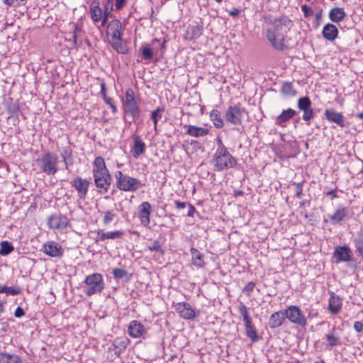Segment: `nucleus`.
Wrapping results in <instances>:
<instances>
[{
    "label": "nucleus",
    "mask_w": 363,
    "mask_h": 363,
    "mask_svg": "<svg viewBox=\"0 0 363 363\" xmlns=\"http://www.w3.org/2000/svg\"><path fill=\"white\" fill-rule=\"evenodd\" d=\"M272 28H267L265 35L271 45L277 50H284L286 48L284 42L283 31L289 30L291 26V21L286 16L276 18L271 22Z\"/></svg>",
    "instance_id": "1"
},
{
    "label": "nucleus",
    "mask_w": 363,
    "mask_h": 363,
    "mask_svg": "<svg viewBox=\"0 0 363 363\" xmlns=\"http://www.w3.org/2000/svg\"><path fill=\"white\" fill-rule=\"evenodd\" d=\"M93 177L99 192L106 193L110 188L112 179L102 157H96L94 161Z\"/></svg>",
    "instance_id": "2"
},
{
    "label": "nucleus",
    "mask_w": 363,
    "mask_h": 363,
    "mask_svg": "<svg viewBox=\"0 0 363 363\" xmlns=\"http://www.w3.org/2000/svg\"><path fill=\"white\" fill-rule=\"evenodd\" d=\"M211 164L214 171L221 172L235 167L237 160L228 150L216 151L211 160Z\"/></svg>",
    "instance_id": "3"
},
{
    "label": "nucleus",
    "mask_w": 363,
    "mask_h": 363,
    "mask_svg": "<svg viewBox=\"0 0 363 363\" xmlns=\"http://www.w3.org/2000/svg\"><path fill=\"white\" fill-rule=\"evenodd\" d=\"M114 176L116 186L121 191L135 192L143 186L140 180L128 174H124L121 171H116Z\"/></svg>",
    "instance_id": "4"
},
{
    "label": "nucleus",
    "mask_w": 363,
    "mask_h": 363,
    "mask_svg": "<svg viewBox=\"0 0 363 363\" xmlns=\"http://www.w3.org/2000/svg\"><path fill=\"white\" fill-rule=\"evenodd\" d=\"M40 169L48 175H53L58 171V157L54 152H47L36 160Z\"/></svg>",
    "instance_id": "5"
},
{
    "label": "nucleus",
    "mask_w": 363,
    "mask_h": 363,
    "mask_svg": "<svg viewBox=\"0 0 363 363\" xmlns=\"http://www.w3.org/2000/svg\"><path fill=\"white\" fill-rule=\"evenodd\" d=\"M84 284H86V289L84 291L88 296L101 293L104 288V279L99 273H94L86 276Z\"/></svg>",
    "instance_id": "6"
},
{
    "label": "nucleus",
    "mask_w": 363,
    "mask_h": 363,
    "mask_svg": "<svg viewBox=\"0 0 363 363\" xmlns=\"http://www.w3.org/2000/svg\"><path fill=\"white\" fill-rule=\"evenodd\" d=\"M123 108L125 112L130 114L133 118H138L140 116V110L138 103L135 99V93L131 89H128L125 91Z\"/></svg>",
    "instance_id": "7"
},
{
    "label": "nucleus",
    "mask_w": 363,
    "mask_h": 363,
    "mask_svg": "<svg viewBox=\"0 0 363 363\" xmlns=\"http://www.w3.org/2000/svg\"><path fill=\"white\" fill-rule=\"evenodd\" d=\"M239 313L242 315L245 323L246 335L251 340L252 342H256L259 339V337L252 324L248 309L243 303L239 307Z\"/></svg>",
    "instance_id": "8"
},
{
    "label": "nucleus",
    "mask_w": 363,
    "mask_h": 363,
    "mask_svg": "<svg viewBox=\"0 0 363 363\" xmlns=\"http://www.w3.org/2000/svg\"><path fill=\"white\" fill-rule=\"evenodd\" d=\"M112 8V0H108L106 5V11L104 12L99 6V2H93L90 6V13L91 19L98 23L101 21V26L104 27L107 23L109 12L107 11L108 6Z\"/></svg>",
    "instance_id": "9"
},
{
    "label": "nucleus",
    "mask_w": 363,
    "mask_h": 363,
    "mask_svg": "<svg viewBox=\"0 0 363 363\" xmlns=\"http://www.w3.org/2000/svg\"><path fill=\"white\" fill-rule=\"evenodd\" d=\"M247 114L245 108L239 105L230 106L225 112V119L233 125H240L243 118Z\"/></svg>",
    "instance_id": "10"
},
{
    "label": "nucleus",
    "mask_w": 363,
    "mask_h": 363,
    "mask_svg": "<svg viewBox=\"0 0 363 363\" xmlns=\"http://www.w3.org/2000/svg\"><path fill=\"white\" fill-rule=\"evenodd\" d=\"M284 312L286 318H288L292 323L302 327H305L307 325V319L299 307L289 306Z\"/></svg>",
    "instance_id": "11"
},
{
    "label": "nucleus",
    "mask_w": 363,
    "mask_h": 363,
    "mask_svg": "<svg viewBox=\"0 0 363 363\" xmlns=\"http://www.w3.org/2000/svg\"><path fill=\"white\" fill-rule=\"evenodd\" d=\"M174 308L182 318L192 320L196 316L195 311L187 302L177 303L174 305Z\"/></svg>",
    "instance_id": "12"
},
{
    "label": "nucleus",
    "mask_w": 363,
    "mask_h": 363,
    "mask_svg": "<svg viewBox=\"0 0 363 363\" xmlns=\"http://www.w3.org/2000/svg\"><path fill=\"white\" fill-rule=\"evenodd\" d=\"M69 224V219L64 215H52L49 217L48 225L50 228L64 230Z\"/></svg>",
    "instance_id": "13"
},
{
    "label": "nucleus",
    "mask_w": 363,
    "mask_h": 363,
    "mask_svg": "<svg viewBox=\"0 0 363 363\" xmlns=\"http://www.w3.org/2000/svg\"><path fill=\"white\" fill-rule=\"evenodd\" d=\"M123 31L122 23L119 20L114 19L111 21L107 25V35L111 38V40H121V33Z\"/></svg>",
    "instance_id": "14"
},
{
    "label": "nucleus",
    "mask_w": 363,
    "mask_h": 363,
    "mask_svg": "<svg viewBox=\"0 0 363 363\" xmlns=\"http://www.w3.org/2000/svg\"><path fill=\"white\" fill-rule=\"evenodd\" d=\"M94 233L97 235L95 238V242H104L106 240L122 239L124 235V232L122 230L104 232L101 229H98L95 230Z\"/></svg>",
    "instance_id": "15"
},
{
    "label": "nucleus",
    "mask_w": 363,
    "mask_h": 363,
    "mask_svg": "<svg viewBox=\"0 0 363 363\" xmlns=\"http://www.w3.org/2000/svg\"><path fill=\"white\" fill-rule=\"evenodd\" d=\"M71 184L77 191L79 198L82 200L85 199L89 186V182L87 179L77 177L72 180Z\"/></svg>",
    "instance_id": "16"
},
{
    "label": "nucleus",
    "mask_w": 363,
    "mask_h": 363,
    "mask_svg": "<svg viewBox=\"0 0 363 363\" xmlns=\"http://www.w3.org/2000/svg\"><path fill=\"white\" fill-rule=\"evenodd\" d=\"M324 116L328 121L337 124L342 128L346 127L347 124L342 113L337 112L333 108H327L324 111Z\"/></svg>",
    "instance_id": "17"
},
{
    "label": "nucleus",
    "mask_w": 363,
    "mask_h": 363,
    "mask_svg": "<svg viewBox=\"0 0 363 363\" xmlns=\"http://www.w3.org/2000/svg\"><path fill=\"white\" fill-rule=\"evenodd\" d=\"M42 251L51 257H61L64 252L62 247L54 241H49L45 243Z\"/></svg>",
    "instance_id": "18"
},
{
    "label": "nucleus",
    "mask_w": 363,
    "mask_h": 363,
    "mask_svg": "<svg viewBox=\"0 0 363 363\" xmlns=\"http://www.w3.org/2000/svg\"><path fill=\"white\" fill-rule=\"evenodd\" d=\"M152 212L151 205L147 201H144L140 205L139 218L141 224L145 227L150 223V216Z\"/></svg>",
    "instance_id": "19"
},
{
    "label": "nucleus",
    "mask_w": 363,
    "mask_h": 363,
    "mask_svg": "<svg viewBox=\"0 0 363 363\" xmlns=\"http://www.w3.org/2000/svg\"><path fill=\"white\" fill-rule=\"evenodd\" d=\"M130 336L134 338L142 337L147 333L144 325L138 320H132L130 322L128 328Z\"/></svg>",
    "instance_id": "20"
},
{
    "label": "nucleus",
    "mask_w": 363,
    "mask_h": 363,
    "mask_svg": "<svg viewBox=\"0 0 363 363\" xmlns=\"http://www.w3.org/2000/svg\"><path fill=\"white\" fill-rule=\"evenodd\" d=\"M296 114V111L291 108L283 110L277 117L275 123L282 128L286 126V122L291 119Z\"/></svg>",
    "instance_id": "21"
},
{
    "label": "nucleus",
    "mask_w": 363,
    "mask_h": 363,
    "mask_svg": "<svg viewBox=\"0 0 363 363\" xmlns=\"http://www.w3.org/2000/svg\"><path fill=\"white\" fill-rule=\"evenodd\" d=\"M184 128L186 130V133L187 135L195 138L206 136L209 133V130L208 128L192 125H184Z\"/></svg>",
    "instance_id": "22"
},
{
    "label": "nucleus",
    "mask_w": 363,
    "mask_h": 363,
    "mask_svg": "<svg viewBox=\"0 0 363 363\" xmlns=\"http://www.w3.org/2000/svg\"><path fill=\"white\" fill-rule=\"evenodd\" d=\"M190 252L191 255V264L199 269L203 268L206 264L203 255L194 247H191Z\"/></svg>",
    "instance_id": "23"
},
{
    "label": "nucleus",
    "mask_w": 363,
    "mask_h": 363,
    "mask_svg": "<svg viewBox=\"0 0 363 363\" xmlns=\"http://www.w3.org/2000/svg\"><path fill=\"white\" fill-rule=\"evenodd\" d=\"M286 319L285 312L279 311L272 313L269 320V326L270 328H277L281 326Z\"/></svg>",
    "instance_id": "24"
},
{
    "label": "nucleus",
    "mask_w": 363,
    "mask_h": 363,
    "mask_svg": "<svg viewBox=\"0 0 363 363\" xmlns=\"http://www.w3.org/2000/svg\"><path fill=\"white\" fill-rule=\"evenodd\" d=\"M338 33L337 28L331 23L325 25L322 30L323 38L329 41L335 40L338 36Z\"/></svg>",
    "instance_id": "25"
},
{
    "label": "nucleus",
    "mask_w": 363,
    "mask_h": 363,
    "mask_svg": "<svg viewBox=\"0 0 363 363\" xmlns=\"http://www.w3.org/2000/svg\"><path fill=\"white\" fill-rule=\"evenodd\" d=\"M334 256L338 262H347L350 260L351 251L345 246L337 247L335 250Z\"/></svg>",
    "instance_id": "26"
},
{
    "label": "nucleus",
    "mask_w": 363,
    "mask_h": 363,
    "mask_svg": "<svg viewBox=\"0 0 363 363\" xmlns=\"http://www.w3.org/2000/svg\"><path fill=\"white\" fill-rule=\"evenodd\" d=\"M133 140L134 145L132 148V152L133 157L135 158H138L144 153L145 150V144L138 135H135Z\"/></svg>",
    "instance_id": "27"
},
{
    "label": "nucleus",
    "mask_w": 363,
    "mask_h": 363,
    "mask_svg": "<svg viewBox=\"0 0 363 363\" xmlns=\"http://www.w3.org/2000/svg\"><path fill=\"white\" fill-rule=\"evenodd\" d=\"M342 306V301L339 296H336L335 293H331L329 298L328 308L333 314L339 313Z\"/></svg>",
    "instance_id": "28"
},
{
    "label": "nucleus",
    "mask_w": 363,
    "mask_h": 363,
    "mask_svg": "<svg viewBox=\"0 0 363 363\" xmlns=\"http://www.w3.org/2000/svg\"><path fill=\"white\" fill-rule=\"evenodd\" d=\"M346 16V13L342 8L335 7L329 12V18L334 23L342 21Z\"/></svg>",
    "instance_id": "29"
},
{
    "label": "nucleus",
    "mask_w": 363,
    "mask_h": 363,
    "mask_svg": "<svg viewBox=\"0 0 363 363\" xmlns=\"http://www.w3.org/2000/svg\"><path fill=\"white\" fill-rule=\"evenodd\" d=\"M203 33V28L201 26H189L186 31V38L189 40H195L199 38Z\"/></svg>",
    "instance_id": "30"
},
{
    "label": "nucleus",
    "mask_w": 363,
    "mask_h": 363,
    "mask_svg": "<svg viewBox=\"0 0 363 363\" xmlns=\"http://www.w3.org/2000/svg\"><path fill=\"white\" fill-rule=\"evenodd\" d=\"M60 156L62 162L65 166V169H68L69 167L73 164L72 151L68 147H65L62 149Z\"/></svg>",
    "instance_id": "31"
},
{
    "label": "nucleus",
    "mask_w": 363,
    "mask_h": 363,
    "mask_svg": "<svg viewBox=\"0 0 363 363\" xmlns=\"http://www.w3.org/2000/svg\"><path fill=\"white\" fill-rule=\"evenodd\" d=\"M347 209L345 207L339 208L333 216H330L331 223L337 224L341 222L347 216Z\"/></svg>",
    "instance_id": "32"
},
{
    "label": "nucleus",
    "mask_w": 363,
    "mask_h": 363,
    "mask_svg": "<svg viewBox=\"0 0 363 363\" xmlns=\"http://www.w3.org/2000/svg\"><path fill=\"white\" fill-rule=\"evenodd\" d=\"M210 118L213 122V125L218 128H223L224 125V121L220 116V113L217 109H213L210 113Z\"/></svg>",
    "instance_id": "33"
},
{
    "label": "nucleus",
    "mask_w": 363,
    "mask_h": 363,
    "mask_svg": "<svg viewBox=\"0 0 363 363\" xmlns=\"http://www.w3.org/2000/svg\"><path fill=\"white\" fill-rule=\"evenodd\" d=\"M147 248L148 250L155 252V256L158 258L162 257L164 255V250L158 240H154L152 243L147 245Z\"/></svg>",
    "instance_id": "34"
},
{
    "label": "nucleus",
    "mask_w": 363,
    "mask_h": 363,
    "mask_svg": "<svg viewBox=\"0 0 363 363\" xmlns=\"http://www.w3.org/2000/svg\"><path fill=\"white\" fill-rule=\"evenodd\" d=\"M163 112V108L157 107L151 113V118L154 122V128L155 131L157 130V123L158 121L162 118Z\"/></svg>",
    "instance_id": "35"
},
{
    "label": "nucleus",
    "mask_w": 363,
    "mask_h": 363,
    "mask_svg": "<svg viewBox=\"0 0 363 363\" xmlns=\"http://www.w3.org/2000/svg\"><path fill=\"white\" fill-rule=\"evenodd\" d=\"M110 43L113 49H115L118 53L125 54L128 52V47L122 43L121 40H111Z\"/></svg>",
    "instance_id": "36"
},
{
    "label": "nucleus",
    "mask_w": 363,
    "mask_h": 363,
    "mask_svg": "<svg viewBox=\"0 0 363 363\" xmlns=\"http://www.w3.org/2000/svg\"><path fill=\"white\" fill-rule=\"evenodd\" d=\"M298 108L301 111L306 110L311 107V101L308 96L301 97L298 100Z\"/></svg>",
    "instance_id": "37"
},
{
    "label": "nucleus",
    "mask_w": 363,
    "mask_h": 363,
    "mask_svg": "<svg viewBox=\"0 0 363 363\" xmlns=\"http://www.w3.org/2000/svg\"><path fill=\"white\" fill-rule=\"evenodd\" d=\"M281 91L282 94L287 96H294L296 94V91L291 82H284L281 86Z\"/></svg>",
    "instance_id": "38"
},
{
    "label": "nucleus",
    "mask_w": 363,
    "mask_h": 363,
    "mask_svg": "<svg viewBox=\"0 0 363 363\" xmlns=\"http://www.w3.org/2000/svg\"><path fill=\"white\" fill-rule=\"evenodd\" d=\"M21 290L20 287L16 286H0V294L5 293L10 295H18L21 293Z\"/></svg>",
    "instance_id": "39"
},
{
    "label": "nucleus",
    "mask_w": 363,
    "mask_h": 363,
    "mask_svg": "<svg viewBox=\"0 0 363 363\" xmlns=\"http://www.w3.org/2000/svg\"><path fill=\"white\" fill-rule=\"evenodd\" d=\"M0 255H7L13 250V246L8 241H2L0 244Z\"/></svg>",
    "instance_id": "40"
},
{
    "label": "nucleus",
    "mask_w": 363,
    "mask_h": 363,
    "mask_svg": "<svg viewBox=\"0 0 363 363\" xmlns=\"http://www.w3.org/2000/svg\"><path fill=\"white\" fill-rule=\"evenodd\" d=\"M354 245L357 250L363 256V231L358 233L357 237L354 240Z\"/></svg>",
    "instance_id": "41"
},
{
    "label": "nucleus",
    "mask_w": 363,
    "mask_h": 363,
    "mask_svg": "<svg viewBox=\"0 0 363 363\" xmlns=\"http://www.w3.org/2000/svg\"><path fill=\"white\" fill-rule=\"evenodd\" d=\"M103 213L102 221L105 225H109L116 216V214L112 211H106Z\"/></svg>",
    "instance_id": "42"
},
{
    "label": "nucleus",
    "mask_w": 363,
    "mask_h": 363,
    "mask_svg": "<svg viewBox=\"0 0 363 363\" xmlns=\"http://www.w3.org/2000/svg\"><path fill=\"white\" fill-rule=\"evenodd\" d=\"M82 28L79 26H74V29L72 33V42L74 48H77L79 46L78 38L81 36Z\"/></svg>",
    "instance_id": "43"
},
{
    "label": "nucleus",
    "mask_w": 363,
    "mask_h": 363,
    "mask_svg": "<svg viewBox=\"0 0 363 363\" xmlns=\"http://www.w3.org/2000/svg\"><path fill=\"white\" fill-rule=\"evenodd\" d=\"M6 110L10 114H14L19 110L18 104L16 102L11 100L6 103Z\"/></svg>",
    "instance_id": "44"
},
{
    "label": "nucleus",
    "mask_w": 363,
    "mask_h": 363,
    "mask_svg": "<svg viewBox=\"0 0 363 363\" xmlns=\"http://www.w3.org/2000/svg\"><path fill=\"white\" fill-rule=\"evenodd\" d=\"M325 337L328 341L327 348L328 350H331L338 342V338L335 337L333 334H327Z\"/></svg>",
    "instance_id": "45"
},
{
    "label": "nucleus",
    "mask_w": 363,
    "mask_h": 363,
    "mask_svg": "<svg viewBox=\"0 0 363 363\" xmlns=\"http://www.w3.org/2000/svg\"><path fill=\"white\" fill-rule=\"evenodd\" d=\"M113 274L115 279H121L125 278L128 275V272L123 269L116 268L113 270Z\"/></svg>",
    "instance_id": "46"
},
{
    "label": "nucleus",
    "mask_w": 363,
    "mask_h": 363,
    "mask_svg": "<svg viewBox=\"0 0 363 363\" xmlns=\"http://www.w3.org/2000/svg\"><path fill=\"white\" fill-rule=\"evenodd\" d=\"M6 363H21L22 359L20 356L16 354H11L6 353Z\"/></svg>",
    "instance_id": "47"
},
{
    "label": "nucleus",
    "mask_w": 363,
    "mask_h": 363,
    "mask_svg": "<svg viewBox=\"0 0 363 363\" xmlns=\"http://www.w3.org/2000/svg\"><path fill=\"white\" fill-rule=\"evenodd\" d=\"M142 55L144 59L150 60L153 57V50L149 47H143L142 48Z\"/></svg>",
    "instance_id": "48"
},
{
    "label": "nucleus",
    "mask_w": 363,
    "mask_h": 363,
    "mask_svg": "<svg viewBox=\"0 0 363 363\" xmlns=\"http://www.w3.org/2000/svg\"><path fill=\"white\" fill-rule=\"evenodd\" d=\"M255 286V283L253 281H250L244 287L242 292L245 293L247 296H250L251 293L253 291Z\"/></svg>",
    "instance_id": "49"
},
{
    "label": "nucleus",
    "mask_w": 363,
    "mask_h": 363,
    "mask_svg": "<svg viewBox=\"0 0 363 363\" xmlns=\"http://www.w3.org/2000/svg\"><path fill=\"white\" fill-rule=\"evenodd\" d=\"M303 120L308 121L314 117V111L312 108L303 110Z\"/></svg>",
    "instance_id": "50"
},
{
    "label": "nucleus",
    "mask_w": 363,
    "mask_h": 363,
    "mask_svg": "<svg viewBox=\"0 0 363 363\" xmlns=\"http://www.w3.org/2000/svg\"><path fill=\"white\" fill-rule=\"evenodd\" d=\"M301 10L303 12L304 16L306 17H308V16L313 15V13L312 9L306 4L301 6Z\"/></svg>",
    "instance_id": "51"
},
{
    "label": "nucleus",
    "mask_w": 363,
    "mask_h": 363,
    "mask_svg": "<svg viewBox=\"0 0 363 363\" xmlns=\"http://www.w3.org/2000/svg\"><path fill=\"white\" fill-rule=\"evenodd\" d=\"M217 148L216 151H223L227 150L228 148L223 144L222 140L220 138H217L216 139Z\"/></svg>",
    "instance_id": "52"
},
{
    "label": "nucleus",
    "mask_w": 363,
    "mask_h": 363,
    "mask_svg": "<svg viewBox=\"0 0 363 363\" xmlns=\"http://www.w3.org/2000/svg\"><path fill=\"white\" fill-rule=\"evenodd\" d=\"M303 185L301 183H297L296 184V195L298 199L302 196Z\"/></svg>",
    "instance_id": "53"
},
{
    "label": "nucleus",
    "mask_w": 363,
    "mask_h": 363,
    "mask_svg": "<svg viewBox=\"0 0 363 363\" xmlns=\"http://www.w3.org/2000/svg\"><path fill=\"white\" fill-rule=\"evenodd\" d=\"M354 329L357 333L363 331V321H355L354 323Z\"/></svg>",
    "instance_id": "54"
},
{
    "label": "nucleus",
    "mask_w": 363,
    "mask_h": 363,
    "mask_svg": "<svg viewBox=\"0 0 363 363\" xmlns=\"http://www.w3.org/2000/svg\"><path fill=\"white\" fill-rule=\"evenodd\" d=\"M24 315H25V312H24L23 309L20 306L17 307L14 312L15 317L21 318V317L23 316Z\"/></svg>",
    "instance_id": "55"
},
{
    "label": "nucleus",
    "mask_w": 363,
    "mask_h": 363,
    "mask_svg": "<svg viewBox=\"0 0 363 363\" xmlns=\"http://www.w3.org/2000/svg\"><path fill=\"white\" fill-rule=\"evenodd\" d=\"M126 4V0H116V8L117 10L123 9Z\"/></svg>",
    "instance_id": "56"
},
{
    "label": "nucleus",
    "mask_w": 363,
    "mask_h": 363,
    "mask_svg": "<svg viewBox=\"0 0 363 363\" xmlns=\"http://www.w3.org/2000/svg\"><path fill=\"white\" fill-rule=\"evenodd\" d=\"M26 1V0H3V2L6 5L11 6V5L15 4L16 3L21 4V3H23V2Z\"/></svg>",
    "instance_id": "57"
},
{
    "label": "nucleus",
    "mask_w": 363,
    "mask_h": 363,
    "mask_svg": "<svg viewBox=\"0 0 363 363\" xmlns=\"http://www.w3.org/2000/svg\"><path fill=\"white\" fill-rule=\"evenodd\" d=\"M189 203L175 201V206L177 209H182L188 206Z\"/></svg>",
    "instance_id": "58"
},
{
    "label": "nucleus",
    "mask_w": 363,
    "mask_h": 363,
    "mask_svg": "<svg viewBox=\"0 0 363 363\" xmlns=\"http://www.w3.org/2000/svg\"><path fill=\"white\" fill-rule=\"evenodd\" d=\"M187 207H188L187 216L193 217L194 214V213L196 211V209H195L194 206L192 204L189 203Z\"/></svg>",
    "instance_id": "59"
},
{
    "label": "nucleus",
    "mask_w": 363,
    "mask_h": 363,
    "mask_svg": "<svg viewBox=\"0 0 363 363\" xmlns=\"http://www.w3.org/2000/svg\"><path fill=\"white\" fill-rule=\"evenodd\" d=\"M240 11L239 9L235 8L229 11V14L233 17H236L239 15Z\"/></svg>",
    "instance_id": "60"
},
{
    "label": "nucleus",
    "mask_w": 363,
    "mask_h": 363,
    "mask_svg": "<svg viewBox=\"0 0 363 363\" xmlns=\"http://www.w3.org/2000/svg\"><path fill=\"white\" fill-rule=\"evenodd\" d=\"M6 353L0 351V363H6Z\"/></svg>",
    "instance_id": "61"
},
{
    "label": "nucleus",
    "mask_w": 363,
    "mask_h": 363,
    "mask_svg": "<svg viewBox=\"0 0 363 363\" xmlns=\"http://www.w3.org/2000/svg\"><path fill=\"white\" fill-rule=\"evenodd\" d=\"M101 94L103 96V98L105 97V96H107L106 85L104 83H101Z\"/></svg>",
    "instance_id": "62"
},
{
    "label": "nucleus",
    "mask_w": 363,
    "mask_h": 363,
    "mask_svg": "<svg viewBox=\"0 0 363 363\" xmlns=\"http://www.w3.org/2000/svg\"><path fill=\"white\" fill-rule=\"evenodd\" d=\"M103 99L104 101L109 106H111V104H114L113 100L111 98L108 97L107 96H105V97H104Z\"/></svg>",
    "instance_id": "63"
},
{
    "label": "nucleus",
    "mask_w": 363,
    "mask_h": 363,
    "mask_svg": "<svg viewBox=\"0 0 363 363\" xmlns=\"http://www.w3.org/2000/svg\"><path fill=\"white\" fill-rule=\"evenodd\" d=\"M328 195H330L333 199L337 198V195L335 190H330L327 193Z\"/></svg>",
    "instance_id": "64"
}]
</instances>
